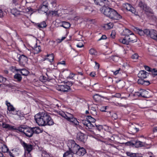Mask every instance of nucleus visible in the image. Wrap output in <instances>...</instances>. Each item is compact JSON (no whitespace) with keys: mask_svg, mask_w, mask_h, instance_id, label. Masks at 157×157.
<instances>
[{"mask_svg":"<svg viewBox=\"0 0 157 157\" xmlns=\"http://www.w3.org/2000/svg\"><path fill=\"white\" fill-rule=\"evenodd\" d=\"M119 42L124 44L128 45L130 43H133L136 42L137 39L136 36L133 33L130 35L125 36L124 38H121L119 39Z\"/></svg>","mask_w":157,"mask_h":157,"instance_id":"7ed1b4c3","label":"nucleus"},{"mask_svg":"<svg viewBox=\"0 0 157 157\" xmlns=\"http://www.w3.org/2000/svg\"><path fill=\"white\" fill-rule=\"evenodd\" d=\"M18 61L20 66L25 67V65L27 64L28 61L27 57L24 55L18 54Z\"/></svg>","mask_w":157,"mask_h":157,"instance_id":"6e6552de","label":"nucleus"},{"mask_svg":"<svg viewBox=\"0 0 157 157\" xmlns=\"http://www.w3.org/2000/svg\"><path fill=\"white\" fill-rule=\"evenodd\" d=\"M126 154L127 156L130 157H135L136 155V153H132L129 152H127Z\"/></svg>","mask_w":157,"mask_h":157,"instance_id":"c03bdc74","label":"nucleus"},{"mask_svg":"<svg viewBox=\"0 0 157 157\" xmlns=\"http://www.w3.org/2000/svg\"><path fill=\"white\" fill-rule=\"evenodd\" d=\"M132 127H135L134 126V125L132 124V125L130 126L129 127V129H130V130H131V132H132L134 133V128H133Z\"/></svg>","mask_w":157,"mask_h":157,"instance_id":"603ef678","label":"nucleus"},{"mask_svg":"<svg viewBox=\"0 0 157 157\" xmlns=\"http://www.w3.org/2000/svg\"><path fill=\"white\" fill-rule=\"evenodd\" d=\"M89 53L91 55H96L97 54V51L94 48L91 49L89 50Z\"/></svg>","mask_w":157,"mask_h":157,"instance_id":"58836bf2","label":"nucleus"},{"mask_svg":"<svg viewBox=\"0 0 157 157\" xmlns=\"http://www.w3.org/2000/svg\"><path fill=\"white\" fill-rule=\"evenodd\" d=\"M134 147H142L144 146V143L138 140L134 141Z\"/></svg>","mask_w":157,"mask_h":157,"instance_id":"aec40b11","label":"nucleus"},{"mask_svg":"<svg viewBox=\"0 0 157 157\" xmlns=\"http://www.w3.org/2000/svg\"><path fill=\"white\" fill-rule=\"evenodd\" d=\"M133 128H134V133H136L139 131V129L138 128L135 127H132Z\"/></svg>","mask_w":157,"mask_h":157,"instance_id":"e2e57ef3","label":"nucleus"},{"mask_svg":"<svg viewBox=\"0 0 157 157\" xmlns=\"http://www.w3.org/2000/svg\"><path fill=\"white\" fill-rule=\"evenodd\" d=\"M40 80L42 82H46L48 81V79L44 76H41L39 78Z\"/></svg>","mask_w":157,"mask_h":157,"instance_id":"72a5a7b5","label":"nucleus"},{"mask_svg":"<svg viewBox=\"0 0 157 157\" xmlns=\"http://www.w3.org/2000/svg\"><path fill=\"white\" fill-rule=\"evenodd\" d=\"M73 83L71 81H68L66 84L63 85H57L56 86V89L59 91L64 92H67L70 89V87L72 85Z\"/></svg>","mask_w":157,"mask_h":157,"instance_id":"423d86ee","label":"nucleus"},{"mask_svg":"<svg viewBox=\"0 0 157 157\" xmlns=\"http://www.w3.org/2000/svg\"><path fill=\"white\" fill-rule=\"evenodd\" d=\"M151 72L152 73L153 75H157V69L155 68H153L151 69Z\"/></svg>","mask_w":157,"mask_h":157,"instance_id":"de8ad7c7","label":"nucleus"},{"mask_svg":"<svg viewBox=\"0 0 157 157\" xmlns=\"http://www.w3.org/2000/svg\"><path fill=\"white\" fill-rule=\"evenodd\" d=\"M9 150L8 148L6 145H4L2 147V152L5 153L7 152Z\"/></svg>","mask_w":157,"mask_h":157,"instance_id":"37998d69","label":"nucleus"},{"mask_svg":"<svg viewBox=\"0 0 157 157\" xmlns=\"http://www.w3.org/2000/svg\"><path fill=\"white\" fill-rule=\"evenodd\" d=\"M67 121L70 122L73 124L77 125L79 124V122L77 120L73 117L72 115L70 113L67 114V116L66 119Z\"/></svg>","mask_w":157,"mask_h":157,"instance_id":"9b49d317","label":"nucleus"},{"mask_svg":"<svg viewBox=\"0 0 157 157\" xmlns=\"http://www.w3.org/2000/svg\"><path fill=\"white\" fill-rule=\"evenodd\" d=\"M52 15L56 16L58 14V11H53L52 12Z\"/></svg>","mask_w":157,"mask_h":157,"instance_id":"680f3d73","label":"nucleus"},{"mask_svg":"<svg viewBox=\"0 0 157 157\" xmlns=\"http://www.w3.org/2000/svg\"><path fill=\"white\" fill-rule=\"evenodd\" d=\"M67 146L69 150L74 154H75L80 147L77 144L74 140H71L69 141Z\"/></svg>","mask_w":157,"mask_h":157,"instance_id":"39448f33","label":"nucleus"},{"mask_svg":"<svg viewBox=\"0 0 157 157\" xmlns=\"http://www.w3.org/2000/svg\"><path fill=\"white\" fill-rule=\"evenodd\" d=\"M11 13L15 16H17L18 14H19V12L16 9H14L11 10Z\"/></svg>","mask_w":157,"mask_h":157,"instance_id":"4c0bfd02","label":"nucleus"},{"mask_svg":"<svg viewBox=\"0 0 157 157\" xmlns=\"http://www.w3.org/2000/svg\"><path fill=\"white\" fill-rule=\"evenodd\" d=\"M94 3L97 5L101 6V8L108 7L110 4L108 0H97Z\"/></svg>","mask_w":157,"mask_h":157,"instance_id":"9d476101","label":"nucleus"},{"mask_svg":"<svg viewBox=\"0 0 157 157\" xmlns=\"http://www.w3.org/2000/svg\"><path fill=\"white\" fill-rule=\"evenodd\" d=\"M144 67L145 68V70H146V71H151V70L152 68H150L149 67L145 66H144Z\"/></svg>","mask_w":157,"mask_h":157,"instance_id":"5fc2aeb1","label":"nucleus"},{"mask_svg":"<svg viewBox=\"0 0 157 157\" xmlns=\"http://www.w3.org/2000/svg\"><path fill=\"white\" fill-rule=\"evenodd\" d=\"M3 17V11L0 9V17L1 18Z\"/></svg>","mask_w":157,"mask_h":157,"instance_id":"69168bd1","label":"nucleus"},{"mask_svg":"<svg viewBox=\"0 0 157 157\" xmlns=\"http://www.w3.org/2000/svg\"><path fill=\"white\" fill-rule=\"evenodd\" d=\"M107 38V37L105 35H103L98 40V41H100L101 40H105Z\"/></svg>","mask_w":157,"mask_h":157,"instance_id":"13d9d810","label":"nucleus"},{"mask_svg":"<svg viewBox=\"0 0 157 157\" xmlns=\"http://www.w3.org/2000/svg\"><path fill=\"white\" fill-rule=\"evenodd\" d=\"M139 56L137 53H135L132 56V58L133 59H138Z\"/></svg>","mask_w":157,"mask_h":157,"instance_id":"09e8293b","label":"nucleus"},{"mask_svg":"<svg viewBox=\"0 0 157 157\" xmlns=\"http://www.w3.org/2000/svg\"><path fill=\"white\" fill-rule=\"evenodd\" d=\"M94 128L98 130L99 131H100L101 130L103 129V126L101 125H95Z\"/></svg>","mask_w":157,"mask_h":157,"instance_id":"a19ab883","label":"nucleus"},{"mask_svg":"<svg viewBox=\"0 0 157 157\" xmlns=\"http://www.w3.org/2000/svg\"><path fill=\"white\" fill-rule=\"evenodd\" d=\"M139 84L143 85L144 86H148L149 85L150 83L148 81H145L143 78H140L137 81Z\"/></svg>","mask_w":157,"mask_h":157,"instance_id":"a211bd4d","label":"nucleus"},{"mask_svg":"<svg viewBox=\"0 0 157 157\" xmlns=\"http://www.w3.org/2000/svg\"><path fill=\"white\" fill-rule=\"evenodd\" d=\"M120 69H119L116 70V71L113 72V74L114 75H117L119 73V71H120Z\"/></svg>","mask_w":157,"mask_h":157,"instance_id":"0e129e2a","label":"nucleus"},{"mask_svg":"<svg viewBox=\"0 0 157 157\" xmlns=\"http://www.w3.org/2000/svg\"><path fill=\"white\" fill-rule=\"evenodd\" d=\"M138 6L140 8L142 9L146 13H147L152 14L153 11L151 9L147 6V5L142 1H140L138 4Z\"/></svg>","mask_w":157,"mask_h":157,"instance_id":"0eeeda50","label":"nucleus"},{"mask_svg":"<svg viewBox=\"0 0 157 157\" xmlns=\"http://www.w3.org/2000/svg\"><path fill=\"white\" fill-rule=\"evenodd\" d=\"M32 132H33V134H38L42 132V130L40 129V128L38 127H35L32 128Z\"/></svg>","mask_w":157,"mask_h":157,"instance_id":"6ab92c4d","label":"nucleus"},{"mask_svg":"<svg viewBox=\"0 0 157 157\" xmlns=\"http://www.w3.org/2000/svg\"><path fill=\"white\" fill-rule=\"evenodd\" d=\"M86 153V151L84 148L83 147H80V148H79L75 154L79 156H81L84 155Z\"/></svg>","mask_w":157,"mask_h":157,"instance_id":"dca6fc26","label":"nucleus"},{"mask_svg":"<svg viewBox=\"0 0 157 157\" xmlns=\"http://www.w3.org/2000/svg\"><path fill=\"white\" fill-rule=\"evenodd\" d=\"M91 123L92 122H88L87 126L86 127L90 129H92V128H94L95 125H96V124H95V123L93 124Z\"/></svg>","mask_w":157,"mask_h":157,"instance_id":"c9c22d12","label":"nucleus"},{"mask_svg":"<svg viewBox=\"0 0 157 157\" xmlns=\"http://www.w3.org/2000/svg\"><path fill=\"white\" fill-rule=\"evenodd\" d=\"M6 104L8 107V110L10 111H14L15 110V109L13 106L10 104V102L7 101H6Z\"/></svg>","mask_w":157,"mask_h":157,"instance_id":"b1692460","label":"nucleus"},{"mask_svg":"<svg viewBox=\"0 0 157 157\" xmlns=\"http://www.w3.org/2000/svg\"><path fill=\"white\" fill-rule=\"evenodd\" d=\"M146 90H143L141 92H138L136 93L139 97H142L144 98H146L147 97L144 95L145 93H147Z\"/></svg>","mask_w":157,"mask_h":157,"instance_id":"c756f323","label":"nucleus"},{"mask_svg":"<svg viewBox=\"0 0 157 157\" xmlns=\"http://www.w3.org/2000/svg\"><path fill=\"white\" fill-rule=\"evenodd\" d=\"M150 33V30L148 29H145L144 30V35H145L147 36H149Z\"/></svg>","mask_w":157,"mask_h":157,"instance_id":"ea45409f","label":"nucleus"},{"mask_svg":"<svg viewBox=\"0 0 157 157\" xmlns=\"http://www.w3.org/2000/svg\"><path fill=\"white\" fill-rule=\"evenodd\" d=\"M101 98H103V97L98 94H96L93 96V98L96 101H99Z\"/></svg>","mask_w":157,"mask_h":157,"instance_id":"c85d7f7f","label":"nucleus"},{"mask_svg":"<svg viewBox=\"0 0 157 157\" xmlns=\"http://www.w3.org/2000/svg\"><path fill=\"white\" fill-rule=\"evenodd\" d=\"M88 121L87 120H84L82 121V123L85 125L87 127Z\"/></svg>","mask_w":157,"mask_h":157,"instance_id":"864d4df0","label":"nucleus"},{"mask_svg":"<svg viewBox=\"0 0 157 157\" xmlns=\"http://www.w3.org/2000/svg\"><path fill=\"white\" fill-rule=\"evenodd\" d=\"M14 78L16 79L17 81L20 82L22 80V78L21 74L17 73L14 76Z\"/></svg>","mask_w":157,"mask_h":157,"instance_id":"cd10ccee","label":"nucleus"},{"mask_svg":"<svg viewBox=\"0 0 157 157\" xmlns=\"http://www.w3.org/2000/svg\"><path fill=\"white\" fill-rule=\"evenodd\" d=\"M156 31L153 29L150 30V33L149 36L151 38L157 40V34Z\"/></svg>","mask_w":157,"mask_h":157,"instance_id":"f3484780","label":"nucleus"},{"mask_svg":"<svg viewBox=\"0 0 157 157\" xmlns=\"http://www.w3.org/2000/svg\"><path fill=\"white\" fill-rule=\"evenodd\" d=\"M86 119L88 122H92L93 123H95V120L90 116H88L86 117Z\"/></svg>","mask_w":157,"mask_h":157,"instance_id":"2f4dec72","label":"nucleus"},{"mask_svg":"<svg viewBox=\"0 0 157 157\" xmlns=\"http://www.w3.org/2000/svg\"><path fill=\"white\" fill-rule=\"evenodd\" d=\"M68 113H67V114H65L63 111H59V114L65 119H66L67 118V114Z\"/></svg>","mask_w":157,"mask_h":157,"instance_id":"79ce46f5","label":"nucleus"},{"mask_svg":"<svg viewBox=\"0 0 157 157\" xmlns=\"http://www.w3.org/2000/svg\"><path fill=\"white\" fill-rule=\"evenodd\" d=\"M91 110V113L94 116L98 115V110L96 109L95 107L94 106L92 107Z\"/></svg>","mask_w":157,"mask_h":157,"instance_id":"bb28decb","label":"nucleus"},{"mask_svg":"<svg viewBox=\"0 0 157 157\" xmlns=\"http://www.w3.org/2000/svg\"><path fill=\"white\" fill-rule=\"evenodd\" d=\"M34 50V52L35 54H37L41 51V48L40 46H37V43L33 48Z\"/></svg>","mask_w":157,"mask_h":157,"instance_id":"a878e982","label":"nucleus"},{"mask_svg":"<svg viewBox=\"0 0 157 157\" xmlns=\"http://www.w3.org/2000/svg\"><path fill=\"white\" fill-rule=\"evenodd\" d=\"M90 75L91 76L94 77L95 75V73L94 72H92L90 73Z\"/></svg>","mask_w":157,"mask_h":157,"instance_id":"338daca9","label":"nucleus"},{"mask_svg":"<svg viewBox=\"0 0 157 157\" xmlns=\"http://www.w3.org/2000/svg\"><path fill=\"white\" fill-rule=\"evenodd\" d=\"M70 24L69 23L66 21H63L60 26L66 29L69 28L70 27Z\"/></svg>","mask_w":157,"mask_h":157,"instance_id":"393cba45","label":"nucleus"},{"mask_svg":"<svg viewBox=\"0 0 157 157\" xmlns=\"http://www.w3.org/2000/svg\"><path fill=\"white\" fill-rule=\"evenodd\" d=\"M107 26H108V27H108V29H111L113 27L112 24H111V23H109V24H107Z\"/></svg>","mask_w":157,"mask_h":157,"instance_id":"774afa93","label":"nucleus"},{"mask_svg":"<svg viewBox=\"0 0 157 157\" xmlns=\"http://www.w3.org/2000/svg\"><path fill=\"white\" fill-rule=\"evenodd\" d=\"M21 143L25 151H27L28 153H29L33 149V145L26 144L21 140Z\"/></svg>","mask_w":157,"mask_h":157,"instance_id":"1a4fd4ad","label":"nucleus"},{"mask_svg":"<svg viewBox=\"0 0 157 157\" xmlns=\"http://www.w3.org/2000/svg\"><path fill=\"white\" fill-rule=\"evenodd\" d=\"M6 81V78L0 76V82H5Z\"/></svg>","mask_w":157,"mask_h":157,"instance_id":"8fccbe9b","label":"nucleus"},{"mask_svg":"<svg viewBox=\"0 0 157 157\" xmlns=\"http://www.w3.org/2000/svg\"><path fill=\"white\" fill-rule=\"evenodd\" d=\"M17 130L23 132L28 137H31L33 134L32 128H27L24 126H22L18 127Z\"/></svg>","mask_w":157,"mask_h":157,"instance_id":"20e7f679","label":"nucleus"},{"mask_svg":"<svg viewBox=\"0 0 157 157\" xmlns=\"http://www.w3.org/2000/svg\"><path fill=\"white\" fill-rule=\"evenodd\" d=\"M132 33H133L128 29H125L123 30L122 35L125 36H128L131 34Z\"/></svg>","mask_w":157,"mask_h":157,"instance_id":"412c9836","label":"nucleus"},{"mask_svg":"<svg viewBox=\"0 0 157 157\" xmlns=\"http://www.w3.org/2000/svg\"><path fill=\"white\" fill-rule=\"evenodd\" d=\"M111 59L115 62L117 61L118 59V57L116 55H113L111 56Z\"/></svg>","mask_w":157,"mask_h":157,"instance_id":"49530a36","label":"nucleus"},{"mask_svg":"<svg viewBox=\"0 0 157 157\" xmlns=\"http://www.w3.org/2000/svg\"><path fill=\"white\" fill-rule=\"evenodd\" d=\"M83 44L82 42L79 43L78 44H77L76 45V46L78 48H82L83 47Z\"/></svg>","mask_w":157,"mask_h":157,"instance_id":"6e6d98bb","label":"nucleus"},{"mask_svg":"<svg viewBox=\"0 0 157 157\" xmlns=\"http://www.w3.org/2000/svg\"><path fill=\"white\" fill-rule=\"evenodd\" d=\"M116 35V33L115 31H112L111 32V34H110V36L111 38L114 39L115 38Z\"/></svg>","mask_w":157,"mask_h":157,"instance_id":"3c124183","label":"nucleus"},{"mask_svg":"<svg viewBox=\"0 0 157 157\" xmlns=\"http://www.w3.org/2000/svg\"><path fill=\"white\" fill-rule=\"evenodd\" d=\"M47 56L48 57V59L49 60L50 62L53 61L54 57L53 54L52 53L51 54H48Z\"/></svg>","mask_w":157,"mask_h":157,"instance_id":"f704fd0d","label":"nucleus"},{"mask_svg":"<svg viewBox=\"0 0 157 157\" xmlns=\"http://www.w3.org/2000/svg\"><path fill=\"white\" fill-rule=\"evenodd\" d=\"M37 26L39 28H45L47 26L46 23L45 21H43L40 23L37 24Z\"/></svg>","mask_w":157,"mask_h":157,"instance_id":"473e14b6","label":"nucleus"},{"mask_svg":"<svg viewBox=\"0 0 157 157\" xmlns=\"http://www.w3.org/2000/svg\"><path fill=\"white\" fill-rule=\"evenodd\" d=\"M48 6H44L41 5L38 10L39 11H42L44 13H46L48 10Z\"/></svg>","mask_w":157,"mask_h":157,"instance_id":"5701e85b","label":"nucleus"},{"mask_svg":"<svg viewBox=\"0 0 157 157\" xmlns=\"http://www.w3.org/2000/svg\"><path fill=\"white\" fill-rule=\"evenodd\" d=\"M101 12L110 19L119 20L122 18V16L114 9L108 7L101 8Z\"/></svg>","mask_w":157,"mask_h":157,"instance_id":"f03ea898","label":"nucleus"},{"mask_svg":"<svg viewBox=\"0 0 157 157\" xmlns=\"http://www.w3.org/2000/svg\"><path fill=\"white\" fill-rule=\"evenodd\" d=\"M42 6H48V3L47 1H44L42 3Z\"/></svg>","mask_w":157,"mask_h":157,"instance_id":"bf43d9fd","label":"nucleus"},{"mask_svg":"<svg viewBox=\"0 0 157 157\" xmlns=\"http://www.w3.org/2000/svg\"><path fill=\"white\" fill-rule=\"evenodd\" d=\"M127 5L129 6L130 9H128V7H126V9L127 10L131 12L132 13H135L136 12L135 9L130 4L127 3Z\"/></svg>","mask_w":157,"mask_h":157,"instance_id":"7c9ffc66","label":"nucleus"},{"mask_svg":"<svg viewBox=\"0 0 157 157\" xmlns=\"http://www.w3.org/2000/svg\"><path fill=\"white\" fill-rule=\"evenodd\" d=\"M75 154L69 150L67 151L63 155V157H75L73 155Z\"/></svg>","mask_w":157,"mask_h":157,"instance_id":"4be33fe9","label":"nucleus"},{"mask_svg":"<svg viewBox=\"0 0 157 157\" xmlns=\"http://www.w3.org/2000/svg\"><path fill=\"white\" fill-rule=\"evenodd\" d=\"M125 145L127 146H129L133 147H134V142H128L125 143Z\"/></svg>","mask_w":157,"mask_h":157,"instance_id":"a18cd8bd","label":"nucleus"},{"mask_svg":"<svg viewBox=\"0 0 157 157\" xmlns=\"http://www.w3.org/2000/svg\"><path fill=\"white\" fill-rule=\"evenodd\" d=\"M86 136L84 133L79 132L77 135L76 139L79 141L84 142L86 140Z\"/></svg>","mask_w":157,"mask_h":157,"instance_id":"f8f14e48","label":"nucleus"},{"mask_svg":"<svg viewBox=\"0 0 157 157\" xmlns=\"http://www.w3.org/2000/svg\"><path fill=\"white\" fill-rule=\"evenodd\" d=\"M2 126L3 128L9 130H17V129L15 128L14 126L10 125L5 123H2Z\"/></svg>","mask_w":157,"mask_h":157,"instance_id":"4468645a","label":"nucleus"},{"mask_svg":"<svg viewBox=\"0 0 157 157\" xmlns=\"http://www.w3.org/2000/svg\"><path fill=\"white\" fill-rule=\"evenodd\" d=\"M14 69L16 71H20V73L23 75L27 76L29 73V72L25 68L17 69L16 67H14Z\"/></svg>","mask_w":157,"mask_h":157,"instance_id":"2eb2a0df","label":"nucleus"},{"mask_svg":"<svg viewBox=\"0 0 157 157\" xmlns=\"http://www.w3.org/2000/svg\"><path fill=\"white\" fill-rule=\"evenodd\" d=\"M108 107L107 106H103L101 109V111L102 112H106V110L107 109V108Z\"/></svg>","mask_w":157,"mask_h":157,"instance_id":"052dcab7","label":"nucleus"},{"mask_svg":"<svg viewBox=\"0 0 157 157\" xmlns=\"http://www.w3.org/2000/svg\"><path fill=\"white\" fill-rule=\"evenodd\" d=\"M34 119L38 124L40 126H51L54 124L49 113L45 111L40 112L35 115Z\"/></svg>","mask_w":157,"mask_h":157,"instance_id":"f257e3e1","label":"nucleus"},{"mask_svg":"<svg viewBox=\"0 0 157 157\" xmlns=\"http://www.w3.org/2000/svg\"><path fill=\"white\" fill-rule=\"evenodd\" d=\"M136 32L138 33V34L140 36L144 35V30H143L142 29H139L138 28H136Z\"/></svg>","mask_w":157,"mask_h":157,"instance_id":"e433bc0d","label":"nucleus"},{"mask_svg":"<svg viewBox=\"0 0 157 157\" xmlns=\"http://www.w3.org/2000/svg\"><path fill=\"white\" fill-rule=\"evenodd\" d=\"M149 75V73L144 70L140 71L138 75L139 78H145Z\"/></svg>","mask_w":157,"mask_h":157,"instance_id":"ddd939ff","label":"nucleus"},{"mask_svg":"<svg viewBox=\"0 0 157 157\" xmlns=\"http://www.w3.org/2000/svg\"><path fill=\"white\" fill-rule=\"evenodd\" d=\"M75 74L73 73H70L69 76L68 77V78L71 79H73V77L75 76Z\"/></svg>","mask_w":157,"mask_h":157,"instance_id":"4d7b16f0","label":"nucleus"}]
</instances>
